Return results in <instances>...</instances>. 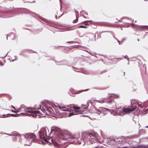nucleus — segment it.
<instances>
[{
	"label": "nucleus",
	"mask_w": 148,
	"mask_h": 148,
	"mask_svg": "<svg viewBox=\"0 0 148 148\" xmlns=\"http://www.w3.org/2000/svg\"><path fill=\"white\" fill-rule=\"evenodd\" d=\"M60 110L66 111H70V109H67L66 107H59Z\"/></svg>",
	"instance_id": "7"
},
{
	"label": "nucleus",
	"mask_w": 148,
	"mask_h": 148,
	"mask_svg": "<svg viewBox=\"0 0 148 148\" xmlns=\"http://www.w3.org/2000/svg\"><path fill=\"white\" fill-rule=\"evenodd\" d=\"M48 130V128H47V129H45V130H46H46Z\"/></svg>",
	"instance_id": "15"
},
{
	"label": "nucleus",
	"mask_w": 148,
	"mask_h": 148,
	"mask_svg": "<svg viewBox=\"0 0 148 148\" xmlns=\"http://www.w3.org/2000/svg\"><path fill=\"white\" fill-rule=\"evenodd\" d=\"M80 113V111H75V112H73L72 113H71L70 114H69V117H70L72 116H73V115H76V114H79Z\"/></svg>",
	"instance_id": "6"
},
{
	"label": "nucleus",
	"mask_w": 148,
	"mask_h": 148,
	"mask_svg": "<svg viewBox=\"0 0 148 148\" xmlns=\"http://www.w3.org/2000/svg\"><path fill=\"white\" fill-rule=\"evenodd\" d=\"M146 110H147V112H148V109H147Z\"/></svg>",
	"instance_id": "16"
},
{
	"label": "nucleus",
	"mask_w": 148,
	"mask_h": 148,
	"mask_svg": "<svg viewBox=\"0 0 148 148\" xmlns=\"http://www.w3.org/2000/svg\"><path fill=\"white\" fill-rule=\"evenodd\" d=\"M109 110L106 108L101 107L99 108V110H96V113L99 114L101 113V112L102 114L101 115L103 116L107 114Z\"/></svg>",
	"instance_id": "2"
},
{
	"label": "nucleus",
	"mask_w": 148,
	"mask_h": 148,
	"mask_svg": "<svg viewBox=\"0 0 148 148\" xmlns=\"http://www.w3.org/2000/svg\"><path fill=\"white\" fill-rule=\"evenodd\" d=\"M80 27H84V28H86V27L84 26L83 25H81V26H80Z\"/></svg>",
	"instance_id": "11"
},
{
	"label": "nucleus",
	"mask_w": 148,
	"mask_h": 148,
	"mask_svg": "<svg viewBox=\"0 0 148 148\" xmlns=\"http://www.w3.org/2000/svg\"><path fill=\"white\" fill-rule=\"evenodd\" d=\"M128 61H129V60L128 59ZM128 61V62H129V61Z\"/></svg>",
	"instance_id": "17"
},
{
	"label": "nucleus",
	"mask_w": 148,
	"mask_h": 148,
	"mask_svg": "<svg viewBox=\"0 0 148 148\" xmlns=\"http://www.w3.org/2000/svg\"><path fill=\"white\" fill-rule=\"evenodd\" d=\"M111 114H113V115H116V114H117L118 115H123L124 114V113L122 110H118L117 111V113L115 112V113H112V111L111 112Z\"/></svg>",
	"instance_id": "4"
},
{
	"label": "nucleus",
	"mask_w": 148,
	"mask_h": 148,
	"mask_svg": "<svg viewBox=\"0 0 148 148\" xmlns=\"http://www.w3.org/2000/svg\"><path fill=\"white\" fill-rule=\"evenodd\" d=\"M12 112H15V113H16V112H18V111H14L13 110H12Z\"/></svg>",
	"instance_id": "12"
},
{
	"label": "nucleus",
	"mask_w": 148,
	"mask_h": 148,
	"mask_svg": "<svg viewBox=\"0 0 148 148\" xmlns=\"http://www.w3.org/2000/svg\"><path fill=\"white\" fill-rule=\"evenodd\" d=\"M12 108H13L14 110H16V109H15V107H14V106H12Z\"/></svg>",
	"instance_id": "13"
},
{
	"label": "nucleus",
	"mask_w": 148,
	"mask_h": 148,
	"mask_svg": "<svg viewBox=\"0 0 148 148\" xmlns=\"http://www.w3.org/2000/svg\"><path fill=\"white\" fill-rule=\"evenodd\" d=\"M33 111L37 113V115H37H38V116H39V114H43V113L41 112L40 111Z\"/></svg>",
	"instance_id": "8"
},
{
	"label": "nucleus",
	"mask_w": 148,
	"mask_h": 148,
	"mask_svg": "<svg viewBox=\"0 0 148 148\" xmlns=\"http://www.w3.org/2000/svg\"><path fill=\"white\" fill-rule=\"evenodd\" d=\"M73 108L75 110H79L80 109V108L77 106H74L73 107Z\"/></svg>",
	"instance_id": "9"
},
{
	"label": "nucleus",
	"mask_w": 148,
	"mask_h": 148,
	"mask_svg": "<svg viewBox=\"0 0 148 148\" xmlns=\"http://www.w3.org/2000/svg\"><path fill=\"white\" fill-rule=\"evenodd\" d=\"M18 112H25V113H21V115H24L25 114L26 115L32 116L33 117H35L37 115V113L35 112H34L32 109L27 108L23 105H22L18 110Z\"/></svg>",
	"instance_id": "1"
},
{
	"label": "nucleus",
	"mask_w": 148,
	"mask_h": 148,
	"mask_svg": "<svg viewBox=\"0 0 148 148\" xmlns=\"http://www.w3.org/2000/svg\"><path fill=\"white\" fill-rule=\"evenodd\" d=\"M45 134H46V136H47V133L46 132V133H45Z\"/></svg>",
	"instance_id": "14"
},
{
	"label": "nucleus",
	"mask_w": 148,
	"mask_h": 148,
	"mask_svg": "<svg viewBox=\"0 0 148 148\" xmlns=\"http://www.w3.org/2000/svg\"><path fill=\"white\" fill-rule=\"evenodd\" d=\"M135 109V108L132 109L129 108H123L122 109V110L125 114H129L131 112L134 111Z\"/></svg>",
	"instance_id": "3"
},
{
	"label": "nucleus",
	"mask_w": 148,
	"mask_h": 148,
	"mask_svg": "<svg viewBox=\"0 0 148 148\" xmlns=\"http://www.w3.org/2000/svg\"><path fill=\"white\" fill-rule=\"evenodd\" d=\"M40 106L39 108L37 109V110H40L41 112L43 113V114H39V116L40 117H42L45 116V115L46 114L47 112H45V111L42 110H41L40 109Z\"/></svg>",
	"instance_id": "5"
},
{
	"label": "nucleus",
	"mask_w": 148,
	"mask_h": 148,
	"mask_svg": "<svg viewBox=\"0 0 148 148\" xmlns=\"http://www.w3.org/2000/svg\"><path fill=\"white\" fill-rule=\"evenodd\" d=\"M18 115V114H11V115L12 116H17Z\"/></svg>",
	"instance_id": "10"
}]
</instances>
